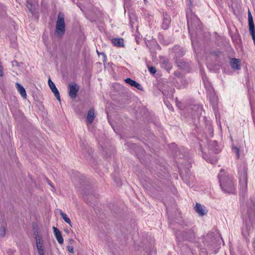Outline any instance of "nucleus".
Wrapping results in <instances>:
<instances>
[{"mask_svg":"<svg viewBox=\"0 0 255 255\" xmlns=\"http://www.w3.org/2000/svg\"><path fill=\"white\" fill-rule=\"evenodd\" d=\"M218 179L221 189L225 193H233L235 190L233 177L221 169L218 175Z\"/></svg>","mask_w":255,"mask_h":255,"instance_id":"nucleus-1","label":"nucleus"},{"mask_svg":"<svg viewBox=\"0 0 255 255\" xmlns=\"http://www.w3.org/2000/svg\"><path fill=\"white\" fill-rule=\"evenodd\" d=\"M247 167L245 164L239 169L240 184L244 189L247 188Z\"/></svg>","mask_w":255,"mask_h":255,"instance_id":"nucleus-2","label":"nucleus"},{"mask_svg":"<svg viewBox=\"0 0 255 255\" xmlns=\"http://www.w3.org/2000/svg\"><path fill=\"white\" fill-rule=\"evenodd\" d=\"M65 31V25L64 16L59 13L58 15L57 20L56 24V33L59 36L63 35Z\"/></svg>","mask_w":255,"mask_h":255,"instance_id":"nucleus-3","label":"nucleus"},{"mask_svg":"<svg viewBox=\"0 0 255 255\" xmlns=\"http://www.w3.org/2000/svg\"><path fill=\"white\" fill-rule=\"evenodd\" d=\"M68 90L69 96L71 98L75 99L79 91V87L77 84L73 83L69 85Z\"/></svg>","mask_w":255,"mask_h":255,"instance_id":"nucleus-4","label":"nucleus"},{"mask_svg":"<svg viewBox=\"0 0 255 255\" xmlns=\"http://www.w3.org/2000/svg\"><path fill=\"white\" fill-rule=\"evenodd\" d=\"M48 85L52 91V92L54 93L55 97L59 101H60V94L59 92L56 87L54 83L51 81L50 79H49L48 80Z\"/></svg>","mask_w":255,"mask_h":255,"instance_id":"nucleus-5","label":"nucleus"},{"mask_svg":"<svg viewBox=\"0 0 255 255\" xmlns=\"http://www.w3.org/2000/svg\"><path fill=\"white\" fill-rule=\"evenodd\" d=\"M195 211L201 216H203L207 213L206 208L199 203H196L194 208Z\"/></svg>","mask_w":255,"mask_h":255,"instance_id":"nucleus-6","label":"nucleus"},{"mask_svg":"<svg viewBox=\"0 0 255 255\" xmlns=\"http://www.w3.org/2000/svg\"><path fill=\"white\" fill-rule=\"evenodd\" d=\"M171 22V19L169 15L167 14H163V20L162 23L161 27L162 29L166 30L169 27Z\"/></svg>","mask_w":255,"mask_h":255,"instance_id":"nucleus-7","label":"nucleus"},{"mask_svg":"<svg viewBox=\"0 0 255 255\" xmlns=\"http://www.w3.org/2000/svg\"><path fill=\"white\" fill-rule=\"evenodd\" d=\"M15 87L21 97L23 99H26L27 98V94L24 87L19 83H15Z\"/></svg>","mask_w":255,"mask_h":255,"instance_id":"nucleus-8","label":"nucleus"},{"mask_svg":"<svg viewBox=\"0 0 255 255\" xmlns=\"http://www.w3.org/2000/svg\"><path fill=\"white\" fill-rule=\"evenodd\" d=\"M208 238L213 239H219L220 238L222 239L221 235L219 233L218 231L216 229L212 230L207 235Z\"/></svg>","mask_w":255,"mask_h":255,"instance_id":"nucleus-9","label":"nucleus"},{"mask_svg":"<svg viewBox=\"0 0 255 255\" xmlns=\"http://www.w3.org/2000/svg\"><path fill=\"white\" fill-rule=\"evenodd\" d=\"M36 247L39 255H45V252L43 247L44 240H36Z\"/></svg>","mask_w":255,"mask_h":255,"instance_id":"nucleus-10","label":"nucleus"},{"mask_svg":"<svg viewBox=\"0 0 255 255\" xmlns=\"http://www.w3.org/2000/svg\"><path fill=\"white\" fill-rule=\"evenodd\" d=\"M125 81L127 84H129V85L133 86L138 90H141V86L140 84H139L136 81L132 80L131 79L127 78Z\"/></svg>","mask_w":255,"mask_h":255,"instance_id":"nucleus-11","label":"nucleus"},{"mask_svg":"<svg viewBox=\"0 0 255 255\" xmlns=\"http://www.w3.org/2000/svg\"><path fill=\"white\" fill-rule=\"evenodd\" d=\"M208 98L214 106L216 105L218 102V98L213 91H211L208 94Z\"/></svg>","mask_w":255,"mask_h":255,"instance_id":"nucleus-12","label":"nucleus"},{"mask_svg":"<svg viewBox=\"0 0 255 255\" xmlns=\"http://www.w3.org/2000/svg\"><path fill=\"white\" fill-rule=\"evenodd\" d=\"M240 63V60L236 58H233L231 61V65L232 67L236 70L240 69L241 66Z\"/></svg>","mask_w":255,"mask_h":255,"instance_id":"nucleus-13","label":"nucleus"},{"mask_svg":"<svg viewBox=\"0 0 255 255\" xmlns=\"http://www.w3.org/2000/svg\"><path fill=\"white\" fill-rule=\"evenodd\" d=\"M95 118V115L94 110L90 109L88 113L87 120L89 124H91Z\"/></svg>","mask_w":255,"mask_h":255,"instance_id":"nucleus-14","label":"nucleus"},{"mask_svg":"<svg viewBox=\"0 0 255 255\" xmlns=\"http://www.w3.org/2000/svg\"><path fill=\"white\" fill-rule=\"evenodd\" d=\"M112 43L117 47H124V39L120 38H113L112 40Z\"/></svg>","mask_w":255,"mask_h":255,"instance_id":"nucleus-15","label":"nucleus"},{"mask_svg":"<svg viewBox=\"0 0 255 255\" xmlns=\"http://www.w3.org/2000/svg\"><path fill=\"white\" fill-rule=\"evenodd\" d=\"M4 75L3 68L2 66L1 63L0 61V88H2L4 87V82L2 77Z\"/></svg>","mask_w":255,"mask_h":255,"instance_id":"nucleus-16","label":"nucleus"},{"mask_svg":"<svg viewBox=\"0 0 255 255\" xmlns=\"http://www.w3.org/2000/svg\"><path fill=\"white\" fill-rule=\"evenodd\" d=\"M248 216L250 220H255V206H253V208L250 209L248 211Z\"/></svg>","mask_w":255,"mask_h":255,"instance_id":"nucleus-17","label":"nucleus"},{"mask_svg":"<svg viewBox=\"0 0 255 255\" xmlns=\"http://www.w3.org/2000/svg\"><path fill=\"white\" fill-rule=\"evenodd\" d=\"M249 26V32L250 34L252 35L254 43L255 46V25L253 24H250Z\"/></svg>","mask_w":255,"mask_h":255,"instance_id":"nucleus-18","label":"nucleus"},{"mask_svg":"<svg viewBox=\"0 0 255 255\" xmlns=\"http://www.w3.org/2000/svg\"><path fill=\"white\" fill-rule=\"evenodd\" d=\"M6 227V224L4 222H2L0 225V238H3L4 236Z\"/></svg>","mask_w":255,"mask_h":255,"instance_id":"nucleus-19","label":"nucleus"},{"mask_svg":"<svg viewBox=\"0 0 255 255\" xmlns=\"http://www.w3.org/2000/svg\"><path fill=\"white\" fill-rule=\"evenodd\" d=\"M53 230L56 239H63L61 232L57 228L53 227Z\"/></svg>","mask_w":255,"mask_h":255,"instance_id":"nucleus-20","label":"nucleus"},{"mask_svg":"<svg viewBox=\"0 0 255 255\" xmlns=\"http://www.w3.org/2000/svg\"><path fill=\"white\" fill-rule=\"evenodd\" d=\"M60 215H61V217L62 218V219L64 220V221L66 223H67V224L71 225V222L70 219H69V218L67 216V215L65 213H63L61 210H60Z\"/></svg>","mask_w":255,"mask_h":255,"instance_id":"nucleus-21","label":"nucleus"},{"mask_svg":"<svg viewBox=\"0 0 255 255\" xmlns=\"http://www.w3.org/2000/svg\"><path fill=\"white\" fill-rule=\"evenodd\" d=\"M194 237V233L192 231H189L188 232H186L184 234L183 236V238H191Z\"/></svg>","mask_w":255,"mask_h":255,"instance_id":"nucleus-22","label":"nucleus"},{"mask_svg":"<svg viewBox=\"0 0 255 255\" xmlns=\"http://www.w3.org/2000/svg\"><path fill=\"white\" fill-rule=\"evenodd\" d=\"M248 20H249V25L254 24L252 15L251 14V12L249 10L248 11Z\"/></svg>","mask_w":255,"mask_h":255,"instance_id":"nucleus-23","label":"nucleus"},{"mask_svg":"<svg viewBox=\"0 0 255 255\" xmlns=\"http://www.w3.org/2000/svg\"><path fill=\"white\" fill-rule=\"evenodd\" d=\"M148 70H149V72L152 74H154L156 73L155 68L153 67H148Z\"/></svg>","mask_w":255,"mask_h":255,"instance_id":"nucleus-24","label":"nucleus"},{"mask_svg":"<svg viewBox=\"0 0 255 255\" xmlns=\"http://www.w3.org/2000/svg\"><path fill=\"white\" fill-rule=\"evenodd\" d=\"M233 150L235 151L238 158L239 157V149L237 147H233Z\"/></svg>","mask_w":255,"mask_h":255,"instance_id":"nucleus-25","label":"nucleus"},{"mask_svg":"<svg viewBox=\"0 0 255 255\" xmlns=\"http://www.w3.org/2000/svg\"><path fill=\"white\" fill-rule=\"evenodd\" d=\"M67 249L68 251L70 253H74V249H73V247L72 246H68L67 247Z\"/></svg>","mask_w":255,"mask_h":255,"instance_id":"nucleus-26","label":"nucleus"},{"mask_svg":"<svg viewBox=\"0 0 255 255\" xmlns=\"http://www.w3.org/2000/svg\"><path fill=\"white\" fill-rule=\"evenodd\" d=\"M205 159L209 162H211V163H213L214 162H216V160H211L210 159L208 158L204 157Z\"/></svg>","mask_w":255,"mask_h":255,"instance_id":"nucleus-27","label":"nucleus"},{"mask_svg":"<svg viewBox=\"0 0 255 255\" xmlns=\"http://www.w3.org/2000/svg\"><path fill=\"white\" fill-rule=\"evenodd\" d=\"M145 18L151 19L152 18V16L149 13H147L145 14Z\"/></svg>","mask_w":255,"mask_h":255,"instance_id":"nucleus-28","label":"nucleus"},{"mask_svg":"<svg viewBox=\"0 0 255 255\" xmlns=\"http://www.w3.org/2000/svg\"><path fill=\"white\" fill-rule=\"evenodd\" d=\"M58 243L62 245V244H63V242H64V240H57Z\"/></svg>","mask_w":255,"mask_h":255,"instance_id":"nucleus-29","label":"nucleus"},{"mask_svg":"<svg viewBox=\"0 0 255 255\" xmlns=\"http://www.w3.org/2000/svg\"><path fill=\"white\" fill-rule=\"evenodd\" d=\"M187 23H188V29H189L190 21H189V20L188 19Z\"/></svg>","mask_w":255,"mask_h":255,"instance_id":"nucleus-30","label":"nucleus"},{"mask_svg":"<svg viewBox=\"0 0 255 255\" xmlns=\"http://www.w3.org/2000/svg\"><path fill=\"white\" fill-rule=\"evenodd\" d=\"M102 54L103 55V56L105 58H106V56L105 55V54L104 53H102Z\"/></svg>","mask_w":255,"mask_h":255,"instance_id":"nucleus-31","label":"nucleus"},{"mask_svg":"<svg viewBox=\"0 0 255 255\" xmlns=\"http://www.w3.org/2000/svg\"><path fill=\"white\" fill-rule=\"evenodd\" d=\"M202 79H203V81L205 82V78L204 77L202 76Z\"/></svg>","mask_w":255,"mask_h":255,"instance_id":"nucleus-32","label":"nucleus"},{"mask_svg":"<svg viewBox=\"0 0 255 255\" xmlns=\"http://www.w3.org/2000/svg\"><path fill=\"white\" fill-rule=\"evenodd\" d=\"M213 143H215V144H217V142H216V141H213Z\"/></svg>","mask_w":255,"mask_h":255,"instance_id":"nucleus-33","label":"nucleus"},{"mask_svg":"<svg viewBox=\"0 0 255 255\" xmlns=\"http://www.w3.org/2000/svg\"><path fill=\"white\" fill-rule=\"evenodd\" d=\"M198 109L201 111L202 110V108H199L198 107Z\"/></svg>","mask_w":255,"mask_h":255,"instance_id":"nucleus-34","label":"nucleus"},{"mask_svg":"<svg viewBox=\"0 0 255 255\" xmlns=\"http://www.w3.org/2000/svg\"><path fill=\"white\" fill-rule=\"evenodd\" d=\"M48 184H49V185H50V186H51V184H50V183L49 182H48Z\"/></svg>","mask_w":255,"mask_h":255,"instance_id":"nucleus-35","label":"nucleus"},{"mask_svg":"<svg viewBox=\"0 0 255 255\" xmlns=\"http://www.w3.org/2000/svg\"><path fill=\"white\" fill-rule=\"evenodd\" d=\"M222 242L224 243V240H222Z\"/></svg>","mask_w":255,"mask_h":255,"instance_id":"nucleus-36","label":"nucleus"},{"mask_svg":"<svg viewBox=\"0 0 255 255\" xmlns=\"http://www.w3.org/2000/svg\"><path fill=\"white\" fill-rule=\"evenodd\" d=\"M144 1H145V2H146V0H144Z\"/></svg>","mask_w":255,"mask_h":255,"instance_id":"nucleus-37","label":"nucleus"}]
</instances>
